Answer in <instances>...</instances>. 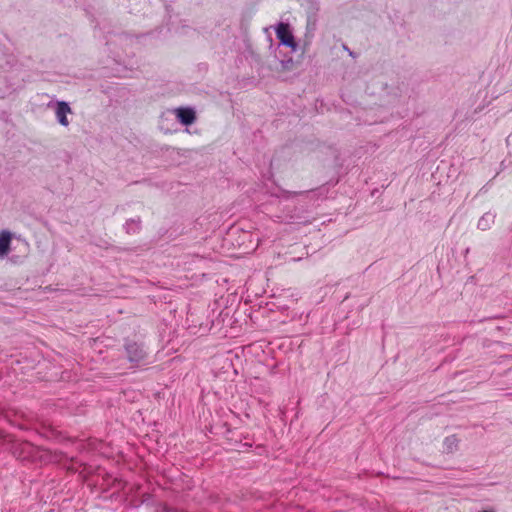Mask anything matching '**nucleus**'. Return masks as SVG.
Masks as SVG:
<instances>
[{
	"label": "nucleus",
	"instance_id": "nucleus-1",
	"mask_svg": "<svg viewBox=\"0 0 512 512\" xmlns=\"http://www.w3.org/2000/svg\"><path fill=\"white\" fill-rule=\"evenodd\" d=\"M125 350L127 353L128 360L135 364V365H141L145 364V358H146V352L143 349V347L138 343H128L125 346Z\"/></svg>",
	"mask_w": 512,
	"mask_h": 512
},
{
	"label": "nucleus",
	"instance_id": "nucleus-2",
	"mask_svg": "<svg viewBox=\"0 0 512 512\" xmlns=\"http://www.w3.org/2000/svg\"><path fill=\"white\" fill-rule=\"evenodd\" d=\"M276 35L282 45L295 49L297 43L294 39L292 32L290 31L289 24L280 22L276 29Z\"/></svg>",
	"mask_w": 512,
	"mask_h": 512
},
{
	"label": "nucleus",
	"instance_id": "nucleus-3",
	"mask_svg": "<svg viewBox=\"0 0 512 512\" xmlns=\"http://www.w3.org/2000/svg\"><path fill=\"white\" fill-rule=\"evenodd\" d=\"M177 120L183 125H191L196 121V113L190 107H179L174 110Z\"/></svg>",
	"mask_w": 512,
	"mask_h": 512
},
{
	"label": "nucleus",
	"instance_id": "nucleus-4",
	"mask_svg": "<svg viewBox=\"0 0 512 512\" xmlns=\"http://www.w3.org/2000/svg\"><path fill=\"white\" fill-rule=\"evenodd\" d=\"M69 113H71V109L66 102L61 101L57 103L56 117L61 125L68 126L67 114Z\"/></svg>",
	"mask_w": 512,
	"mask_h": 512
},
{
	"label": "nucleus",
	"instance_id": "nucleus-5",
	"mask_svg": "<svg viewBox=\"0 0 512 512\" xmlns=\"http://www.w3.org/2000/svg\"><path fill=\"white\" fill-rule=\"evenodd\" d=\"M496 215L492 212H486L481 216V218L478 220L477 228L486 231L491 228V226L495 222Z\"/></svg>",
	"mask_w": 512,
	"mask_h": 512
},
{
	"label": "nucleus",
	"instance_id": "nucleus-6",
	"mask_svg": "<svg viewBox=\"0 0 512 512\" xmlns=\"http://www.w3.org/2000/svg\"><path fill=\"white\" fill-rule=\"evenodd\" d=\"M11 242V234L8 231H2L0 233V257H3L9 253Z\"/></svg>",
	"mask_w": 512,
	"mask_h": 512
},
{
	"label": "nucleus",
	"instance_id": "nucleus-7",
	"mask_svg": "<svg viewBox=\"0 0 512 512\" xmlns=\"http://www.w3.org/2000/svg\"><path fill=\"white\" fill-rule=\"evenodd\" d=\"M124 229L128 234L138 233L141 229V219L139 217L128 219L124 225Z\"/></svg>",
	"mask_w": 512,
	"mask_h": 512
},
{
	"label": "nucleus",
	"instance_id": "nucleus-8",
	"mask_svg": "<svg viewBox=\"0 0 512 512\" xmlns=\"http://www.w3.org/2000/svg\"><path fill=\"white\" fill-rule=\"evenodd\" d=\"M459 440L455 435H451L445 438L444 447L447 452H453L458 447Z\"/></svg>",
	"mask_w": 512,
	"mask_h": 512
}]
</instances>
